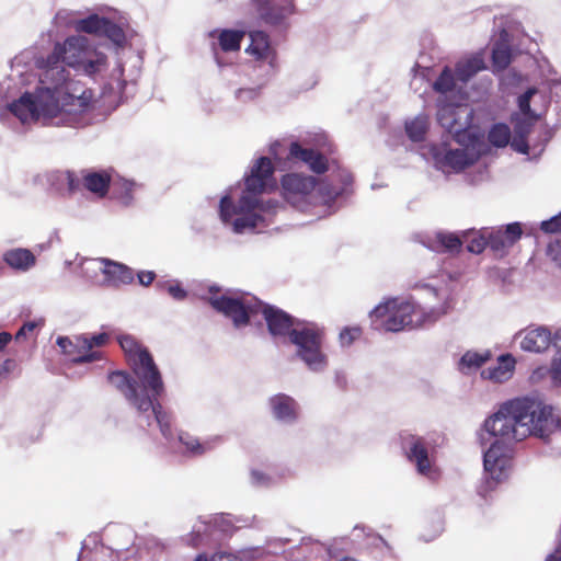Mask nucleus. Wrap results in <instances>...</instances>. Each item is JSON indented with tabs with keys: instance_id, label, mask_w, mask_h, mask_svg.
<instances>
[{
	"instance_id": "26",
	"label": "nucleus",
	"mask_w": 561,
	"mask_h": 561,
	"mask_svg": "<svg viewBox=\"0 0 561 561\" xmlns=\"http://www.w3.org/2000/svg\"><path fill=\"white\" fill-rule=\"evenodd\" d=\"M111 182V175L106 171H89L83 175L84 187L99 197L106 195Z\"/></svg>"
},
{
	"instance_id": "42",
	"label": "nucleus",
	"mask_w": 561,
	"mask_h": 561,
	"mask_svg": "<svg viewBox=\"0 0 561 561\" xmlns=\"http://www.w3.org/2000/svg\"><path fill=\"white\" fill-rule=\"evenodd\" d=\"M100 35L106 36L117 46H122L125 42L123 28L107 19H104Z\"/></svg>"
},
{
	"instance_id": "61",
	"label": "nucleus",
	"mask_w": 561,
	"mask_h": 561,
	"mask_svg": "<svg viewBox=\"0 0 561 561\" xmlns=\"http://www.w3.org/2000/svg\"><path fill=\"white\" fill-rule=\"evenodd\" d=\"M461 134H462V133H461L460 130H458V138H457L458 144H460V142H461V140H460Z\"/></svg>"
},
{
	"instance_id": "41",
	"label": "nucleus",
	"mask_w": 561,
	"mask_h": 561,
	"mask_svg": "<svg viewBox=\"0 0 561 561\" xmlns=\"http://www.w3.org/2000/svg\"><path fill=\"white\" fill-rule=\"evenodd\" d=\"M433 75H430L427 72H419L414 69H411V80H410V88L414 93H417L420 96L425 94L427 92V89L430 87V81L432 79Z\"/></svg>"
},
{
	"instance_id": "50",
	"label": "nucleus",
	"mask_w": 561,
	"mask_h": 561,
	"mask_svg": "<svg viewBox=\"0 0 561 561\" xmlns=\"http://www.w3.org/2000/svg\"><path fill=\"white\" fill-rule=\"evenodd\" d=\"M540 229L546 233L561 232V213L549 220L542 221L540 224Z\"/></svg>"
},
{
	"instance_id": "9",
	"label": "nucleus",
	"mask_w": 561,
	"mask_h": 561,
	"mask_svg": "<svg viewBox=\"0 0 561 561\" xmlns=\"http://www.w3.org/2000/svg\"><path fill=\"white\" fill-rule=\"evenodd\" d=\"M447 312V307L433 309L426 313L411 299L389 298L376 306L369 313L375 329L400 332L436 321Z\"/></svg>"
},
{
	"instance_id": "56",
	"label": "nucleus",
	"mask_w": 561,
	"mask_h": 561,
	"mask_svg": "<svg viewBox=\"0 0 561 561\" xmlns=\"http://www.w3.org/2000/svg\"><path fill=\"white\" fill-rule=\"evenodd\" d=\"M137 277L142 286H149L154 280L156 274L152 271H140Z\"/></svg>"
},
{
	"instance_id": "48",
	"label": "nucleus",
	"mask_w": 561,
	"mask_h": 561,
	"mask_svg": "<svg viewBox=\"0 0 561 561\" xmlns=\"http://www.w3.org/2000/svg\"><path fill=\"white\" fill-rule=\"evenodd\" d=\"M360 329L357 327L344 328L339 335L342 346H350L356 339L360 336Z\"/></svg>"
},
{
	"instance_id": "34",
	"label": "nucleus",
	"mask_w": 561,
	"mask_h": 561,
	"mask_svg": "<svg viewBox=\"0 0 561 561\" xmlns=\"http://www.w3.org/2000/svg\"><path fill=\"white\" fill-rule=\"evenodd\" d=\"M48 181L50 185L58 192L67 191L72 193L78 186L76 176L69 171L51 172L48 175Z\"/></svg>"
},
{
	"instance_id": "30",
	"label": "nucleus",
	"mask_w": 561,
	"mask_h": 561,
	"mask_svg": "<svg viewBox=\"0 0 561 561\" xmlns=\"http://www.w3.org/2000/svg\"><path fill=\"white\" fill-rule=\"evenodd\" d=\"M251 44L247 53L256 59H268L272 56V48L267 35L262 31H253L249 34Z\"/></svg>"
},
{
	"instance_id": "22",
	"label": "nucleus",
	"mask_w": 561,
	"mask_h": 561,
	"mask_svg": "<svg viewBox=\"0 0 561 561\" xmlns=\"http://www.w3.org/2000/svg\"><path fill=\"white\" fill-rule=\"evenodd\" d=\"M79 335L73 339L67 336H59L57 339V345L61 348L62 353L71 357V360L76 364H84L99 360L101 353H88L83 351L78 343Z\"/></svg>"
},
{
	"instance_id": "24",
	"label": "nucleus",
	"mask_w": 561,
	"mask_h": 561,
	"mask_svg": "<svg viewBox=\"0 0 561 561\" xmlns=\"http://www.w3.org/2000/svg\"><path fill=\"white\" fill-rule=\"evenodd\" d=\"M515 364L516 360L511 354H503L497 358V363L494 366L483 369L481 376L494 382H504L512 377Z\"/></svg>"
},
{
	"instance_id": "46",
	"label": "nucleus",
	"mask_w": 561,
	"mask_h": 561,
	"mask_svg": "<svg viewBox=\"0 0 561 561\" xmlns=\"http://www.w3.org/2000/svg\"><path fill=\"white\" fill-rule=\"evenodd\" d=\"M489 359V354H480L477 352H467L460 358L459 365L468 368H479Z\"/></svg>"
},
{
	"instance_id": "43",
	"label": "nucleus",
	"mask_w": 561,
	"mask_h": 561,
	"mask_svg": "<svg viewBox=\"0 0 561 561\" xmlns=\"http://www.w3.org/2000/svg\"><path fill=\"white\" fill-rule=\"evenodd\" d=\"M78 21V12L68 9H60L54 18V24L60 28L72 27L77 30Z\"/></svg>"
},
{
	"instance_id": "27",
	"label": "nucleus",
	"mask_w": 561,
	"mask_h": 561,
	"mask_svg": "<svg viewBox=\"0 0 561 561\" xmlns=\"http://www.w3.org/2000/svg\"><path fill=\"white\" fill-rule=\"evenodd\" d=\"M440 272H442V274H440L442 278L444 277V275H446L447 278H448V283L445 286H438V285H433V284H430V283H426V282H423V280H417V282L411 284L410 288H412V289H427L437 298H443V299H446V300H450L451 294H453V290H454V284H455V280L453 278V273H451V271H449L445 266L442 267Z\"/></svg>"
},
{
	"instance_id": "60",
	"label": "nucleus",
	"mask_w": 561,
	"mask_h": 561,
	"mask_svg": "<svg viewBox=\"0 0 561 561\" xmlns=\"http://www.w3.org/2000/svg\"><path fill=\"white\" fill-rule=\"evenodd\" d=\"M195 561H208L206 554H198L195 559Z\"/></svg>"
},
{
	"instance_id": "54",
	"label": "nucleus",
	"mask_w": 561,
	"mask_h": 561,
	"mask_svg": "<svg viewBox=\"0 0 561 561\" xmlns=\"http://www.w3.org/2000/svg\"><path fill=\"white\" fill-rule=\"evenodd\" d=\"M37 328V322L30 321L23 324V327L16 332L15 339H25L27 334L32 333Z\"/></svg>"
},
{
	"instance_id": "3",
	"label": "nucleus",
	"mask_w": 561,
	"mask_h": 561,
	"mask_svg": "<svg viewBox=\"0 0 561 561\" xmlns=\"http://www.w3.org/2000/svg\"><path fill=\"white\" fill-rule=\"evenodd\" d=\"M526 408L518 398L513 399L503 403L497 412L484 421V430L490 435L499 437L483 455L485 472L492 480L488 481V484H496L503 480L511 467V457L504 445L522 442L529 436V431L523 423L526 415L522 414L526 412Z\"/></svg>"
},
{
	"instance_id": "40",
	"label": "nucleus",
	"mask_w": 561,
	"mask_h": 561,
	"mask_svg": "<svg viewBox=\"0 0 561 561\" xmlns=\"http://www.w3.org/2000/svg\"><path fill=\"white\" fill-rule=\"evenodd\" d=\"M104 19L98 14H91L84 19L79 18L76 31L100 35L102 25H104Z\"/></svg>"
},
{
	"instance_id": "14",
	"label": "nucleus",
	"mask_w": 561,
	"mask_h": 561,
	"mask_svg": "<svg viewBox=\"0 0 561 561\" xmlns=\"http://www.w3.org/2000/svg\"><path fill=\"white\" fill-rule=\"evenodd\" d=\"M108 381L125 397L128 403L135 408L139 414L148 413L150 401L138 398L134 379L128 374L125 371H113L108 375Z\"/></svg>"
},
{
	"instance_id": "45",
	"label": "nucleus",
	"mask_w": 561,
	"mask_h": 561,
	"mask_svg": "<svg viewBox=\"0 0 561 561\" xmlns=\"http://www.w3.org/2000/svg\"><path fill=\"white\" fill-rule=\"evenodd\" d=\"M538 92L537 88L531 87L528 88L523 94H520L517 99V105L519 108V112H517L520 115L530 116V115H538L535 113L530 107V101L531 98Z\"/></svg>"
},
{
	"instance_id": "5",
	"label": "nucleus",
	"mask_w": 561,
	"mask_h": 561,
	"mask_svg": "<svg viewBox=\"0 0 561 561\" xmlns=\"http://www.w3.org/2000/svg\"><path fill=\"white\" fill-rule=\"evenodd\" d=\"M211 307L230 319L234 328L249 324L261 313L273 336H289L297 322L280 309L264 305L256 297L247 293H225L209 297Z\"/></svg>"
},
{
	"instance_id": "18",
	"label": "nucleus",
	"mask_w": 561,
	"mask_h": 561,
	"mask_svg": "<svg viewBox=\"0 0 561 561\" xmlns=\"http://www.w3.org/2000/svg\"><path fill=\"white\" fill-rule=\"evenodd\" d=\"M413 240L437 253L453 254L456 249V234L445 230H437L434 234L415 233Z\"/></svg>"
},
{
	"instance_id": "47",
	"label": "nucleus",
	"mask_w": 561,
	"mask_h": 561,
	"mask_svg": "<svg viewBox=\"0 0 561 561\" xmlns=\"http://www.w3.org/2000/svg\"><path fill=\"white\" fill-rule=\"evenodd\" d=\"M411 69H414L415 71L419 72H427L430 75H433V60L427 54L420 53L417 59L415 60Z\"/></svg>"
},
{
	"instance_id": "10",
	"label": "nucleus",
	"mask_w": 561,
	"mask_h": 561,
	"mask_svg": "<svg viewBox=\"0 0 561 561\" xmlns=\"http://www.w3.org/2000/svg\"><path fill=\"white\" fill-rule=\"evenodd\" d=\"M295 355L312 373H323L329 367V357L323 351L324 330L313 322L297 321L290 332Z\"/></svg>"
},
{
	"instance_id": "21",
	"label": "nucleus",
	"mask_w": 561,
	"mask_h": 561,
	"mask_svg": "<svg viewBox=\"0 0 561 561\" xmlns=\"http://www.w3.org/2000/svg\"><path fill=\"white\" fill-rule=\"evenodd\" d=\"M103 275L104 284L114 287L131 284L135 278L131 267L110 259H106Z\"/></svg>"
},
{
	"instance_id": "11",
	"label": "nucleus",
	"mask_w": 561,
	"mask_h": 561,
	"mask_svg": "<svg viewBox=\"0 0 561 561\" xmlns=\"http://www.w3.org/2000/svg\"><path fill=\"white\" fill-rule=\"evenodd\" d=\"M520 347L526 352L541 353L549 348L551 343L557 350L549 369L550 377L556 385H561V329L552 339L551 332L543 328H528L519 333Z\"/></svg>"
},
{
	"instance_id": "8",
	"label": "nucleus",
	"mask_w": 561,
	"mask_h": 561,
	"mask_svg": "<svg viewBox=\"0 0 561 561\" xmlns=\"http://www.w3.org/2000/svg\"><path fill=\"white\" fill-rule=\"evenodd\" d=\"M130 368L134 374L133 379L138 398L150 401L148 413L140 415L148 421L149 426L152 422H156L162 436L169 442L172 440L171 416L163 411L158 401L164 392V383L152 356L142 355V358L138 357V362L133 363Z\"/></svg>"
},
{
	"instance_id": "13",
	"label": "nucleus",
	"mask_w": 561,
	"mask_h": 561,
	"mask_svg": "<svg viewBox=\"0 0 561 561\" xmlns=\"http://www.w3.org/2000/svg\"><path fill=\"white\" fill-rule=\"evenodd\" d=\"M403 448L407 457L416 467L420 474L435 479L437 473L433 468L425 440L422 437L408 435L403 438Z\"/></svg>"
},
{
	"instance_id": "39",
	"label": "nucleus",
	"mask_w": 561,
	"mask_h": 561,
	"mask_svg": "<svg viewBox=\"0 0 561 561\" xmlns=\"http://www.w3.org/2000/svg\"><path fill=\"white\" fill-rule=\"evenodd\" d=\"M106 257L82 259L80 261L81 275L88 279H93L99 272L104 274Z\"/></svg>"
},
{
	"instance_id": "37",
	"label": "nucleus",
	"mask_w": 561,
	"mask_h": 561,
	"mask_svg": "<svg viewBox=\"0 0 561 561\" xmlns=\"http://www.w3.org/2000/svg\"><path fill=\"white\" fill-rule=\"evenodd\" d=\"M512 61L511 49L505 44H496L492 50V64L495 70L506 69Z\"/></svg>"
},
{
	"instance_id": "52",
	"label": "nucleus",
	"mask_w": 561,
	"mask_h": 561,
	"mask_svg": "<svg viewBox=\"0 0 561 561\" xmlns=\"http://www.w3.org/2000/svg\"><path fill=\"white\" fill-rule=\"evenodd\" d=\"M167 291L176 300H183L186 298L187 293L181 287L179 283L169 284L165 286Z\"/></svg>"
},
{
	"instance_id": "17",
	"label": "nucleus",
	"mask_w": 561,
	"mask_h": 561,
	"mask_svg": "<svg viewBox=\"0 0 561 561\" xmlns=\"http://www.w3.org/2000/svg\"><path fill=\"white\" fill-rule=\"evenodd\" d=\"M268 407L272 416L283 424L291 425L299 416V404L297 401L285 394L278 393L268 399Z\"/></svg>"
},
{
	"instance_id": "28",
	"label": "nucleus",
	"mask_w": 561,
	"mask_h": 561,
	"mask_svg": "<svg viewBox=\"0 0 561 561\" xmlns=\"http://www.w3.org/2000/svg\"><path fill=\"white\" fill-rule=\"evenodd\" d=\"M124 69L122 65H118L112 72L113 82L106 84L103 89L102 98L104 104L108 106H115L125 87L123 79Z\"/></svg>"
},
{
	"instance_id": "4",
	"label": "nucleus",
	"mask_w": 561,
	"mask_h": 561,
	"mask_svg": "<svg viewBox=\"0 0 561 561\" xmlns=\"http://www.w3.org/2000/svg\"><path fill=\"white\" fill-rule=\"evenodd\" d=\"M37 87L38 70L35 68V53L24 50L13 58L10 75L0 81V105H4V111H1L0 115L4 116L9 113L23 125L39 123L45 126H64V124L46 122L33 113L30 116L24 115L23 107L26 106L33 111L28 102H33Z\"/></svg>"
},
{
	"instance_id": "31",
	"label": "nucleus",
	"mask_w": 561,
	"mask_h": 561,
	"mask_svg": "<svg viewBox=\"0 0 561 561\" xmlns=\"http://www.w3.org/2000/svg\"><path fill=\"white\" fill-rule=\"evenodd\" d=\"M430 128L428 115L422 113L405 122L408 137L415 142L423 141Z\"/></svg>"
},
{
	"instance_id": "44",
	"label": "nucleus",
	"mask_w": 561,
	"mask_h": 561,
	"mask_svg": "<svg viewBox=\"0 0 561 561\" xmlns=\"http://www.w3.org/2000/svg\"><path fill=\"white\" fill-rule=\"evenodd\" d=\"M106 341V333H100L92 336L79 335L78 345L83 348V351H88V353H99L98 351H93V347L102 346Z\"/></svg>"
},
{
	"instance_id": "15",
	"label": "nucleus",
	"mask_w": 561,
	"mask_h": 561,
	"mask_svg": "<svg viewBox=\"0 0 561 561\" xmlns=\"http://www.w3.org/2000/svg\"><path fill=\"white\" fill-rule=\"evenodd\" d=\"M486 247L495 254L503 255L505 251L518 241L523 234L520 224H508L504 230H486Z\"/></svg>"
},
{
	"instance_id": "25",
	"label": "nucleus",
	"mask_w": 561,
	"mask_h": 561,
	"mask_svg": "<svg viewBox=\"0 0 561 561\" xmlns=\"http://www.w3.org/2000/svg\"><path fill=\"white\" fill-rule=\"evenodd\" d=\"M260 8L261 16L271 24H277L294 11L291 0H280L279 7L272 5L271 0H254Z\"/></svg>"
},
{
	"instance_id": "58",
	"label": "nucleus",
	"mask_w": 561,
	"mask_h": 561,
	"mask_svg": "<svg viewBox=\"0 0 561 561\" xmlns=\"http://www.w3.org/2000/svg\"><path fill=\"white\" fill-rule=\"evenodd\" d=\"M443 531V523L440 520H438L435 525V531L433 535H425L423 534L422 537L425 541H431L433 540L436 536H438L440 533Z\"/></svg>"
},
{
	"instance_id": "32",
	"label": "nucleus",
	"mask_w": 561,
	"mask_h": 561,
	"mask_svg": "<svg viewBox=\"0 0 561 561\" xmlns=\"http://www.w3.org/2000/svg\"><path fill=\"white\" fill-rule=\"evenodd\" d=\"M466 244V249L470 253L480 254L486 248V234L485 230L482 231H469L458 236V249Z\"/></svg>"
},
{
	"instance_id": "38",
	"label": "nucleus",
	"mask_w": 561,
	"mask_h": 561,
	"mask_svg": "<svg viewBox=\"0 0 561 561\" xmlns=\"http://www.w3.org/2000/svg\"><path fill=\"white\" fill-rule=\"evenodd\" d=\"M114 190L124 205H130L134 199V192L138 187L133 181L119 179L113 183Z\"/></svg>"
},
{
	"instance_id": "59",
	"label": "nucleus",
	"mask_w": 561,
	"mask_h": 561,
	"mask_svg": "<svg viewBox=\"0 0 561 561\" xmlns=\"http://www.w3.org/2000/svg\"><path fill=\"white\" fill-rule=\"evenodd\" d=\"M11 341V334L7 332L0 333V351Z\"/></svg>"
},
{
	"instance_id": "2",
	"label": "nucleus",
	"mask_w": 561,
	"mask_h": 561,
	"mask_svg": "<svg viewBox=\"0 0 561 561\" xmlns=\"http://www.w3.org/2000/svg\"><path fill=\"white\" fill-rule=\"evenodd\" d=\"M274 167L270 158L261 157L245 176L244 188L230 187L220 198L219 216L236 233L253 231L267 225L279 207L277 201H264L261 195L275 185Z\"/></svg>"
},
{
	"instance_id": "36",
	"label": "nucleus",
	"mask_w": 561,
	"mask_h": 561,
	"mask_svg": "<svg viewBox=\"0 0 561 561\" xmlns=\"http://www.w3.org/2000/svg\"><path fill=\"white\" fill-rule=\"evenodd\" d=\"M511 136L512 133L508 125L504 123H496L490 128L488 133V140L496 148H504L508 144L511 145Z\"/></svg>"
},
{
	"instance_id": "53",
	"label": "nucleus",
	"mask_w": 561,
	"mask_h": 561,
	"mask_svg": "<svg viewBox=\"0 0 561 561\" xmlns=\"http://www.w3.org/2000/svg\"><path fill=\"white\" fill-rule=\"evenodd\" d=\"M548 255L557 265L561 266V243H550L548 245Z\"/></svg>"
},
{
	"instance_id": "1",
	"label": "nucleus",
	"mask_w": 561,
	"mask_h": 561,
	"mask_svg": "<svg viewBox=\"0 0 561 561\" xmlns=\"http://www.w3.org/2000/svg\"><path fill=\"white\" fill-rule=\"evenodd\" d=\"M107 67V57L99 50L88 37L72 35L56 43L46 56H35L38 70L37 93L23 107L30 116L64 126L76 127L81 124L82 115L95 103L93 91L77 80L69 68L88 77H94Z\"/></svg>"
},
{
	"instance_id": "62",
	"label": "nucleus",
	"mask_w": 561,
	"mask_h": 561,
	"mask_svg": "<svg viewBox=\"0 0 561 561\" xmlns=\"http://www.w3.org/2000/svg\"><path fill=\"white\" fill-rule=\"evenodd\" d=\"M341 561H356V560H354V559H352V558H344V559H342Z\"/></svg>"
},
{
	"instance_id": "55",
	"label": "nucleus",
	"mask_w": 561,
	"mask_h": 561,
	"mask_svg": "<svg viewBox=\"0 0 561 561\" xmlns=\"http://www.w3.org/2000/svg\"><path fill=\"white\" fill-rule=\"evenodd\" d=\"M257 95L256 89H239L236 92V98L240 101L253 100Z\"/></svg>"
},
{
	"instance_id": "20",
	"label": "nucleus",
	"mask_w": 561,
	"mask_h": 561,
	"mask_svg": "<svg viewBox=\"0 0 561 561\" xmlns=\"http://www.w3.org/2000/svg\"><path fill=\"white\" fill-rule=\"evenodd\" d=\"M288 159L305 162L316 173L328 170L327 160L322 154L312 149L302 148L298 142L290 144Z\"/></svg>"
},
{
	"instance_id": "16",
	"label": "nucleus",
	"mask_w": 561,
	"mask_h": 561,
	"mask_svg": "<svg viewBox=\"0 0 561 561\" xmlns=\"http://www.w3.org/2000/svg\"><path fill=\"white\" fill-rule=\"evenodd\" d=\"M538 119L539 115L525 116L518 113L511 115V123L514 129V136L511 141L512 149L523 154L529 153L528 135Z\"/></svg>"
},
{
	"instance_id": "7",
	"label": "nucleus",
	"mask_w": 561,
	"mask_h": 561,
	"mask_svg": "<svg viewBox=\"0 0 561 561\" xmlns=\"http://www.w3.org/2000/svg\"><path fill=\"white\" fill-rule=\"evenodd\" d=\"M340 180L342 183L340 186L323 181L316 188V179L313 176L289 173L282 179L283 197L299 210L307 211L316 208L318 210L312 214L322 217L333 210L334 202L339 196L346 193L347 186L353 181L352 175L346 171L340 174Z\"/></svg>"
},
{
	"instance_id": "57",
	"label": "nucleus",
	"mask_w": 561,
	"mask_h": 561,
	"mask_svg": "<svg viewBox=\"0 0 561 561\" xmlns=\"http://www.w3.org/2000/svg\"><path fill=\"white\" fill-rule=\"evenodd\" d=\"M209 561H242V559L232 553L217 552L210 558Z\"/></svg>"
},
{
	"instance_id": "29",
	"label": "nucleus",
	"mask_w": 561,
	"mask_h": 561,
	"mask_svg": "<svg viewBox=\"0 0 561 561\" xmlns=\"http://www.w3.org/2000/svg\"><path fill=\"white\" fill-rule=\"evenodd\" d=\"M214 38L218 39L219 47L221 50L237 51L240 49V44L245 35V31L240 30H214L209 33Z\"/></svg>"
},
{
	"instance_id": "19",
	"label": "nucleus",
	"mask_w": 561,
	"mask_h": 561,
	"mask_svg": "<svg viewBox=\"0 0 561 561\" xmlns=\"http://www.w3.org/2000/svg\"><path fill=\"white\" fill-rule=\"evenodd\" d=\"M178 440L184 447V453L191 456H202L219 446L222 443V437L216 435L199 440L188 433L180 432L178 434Z\"/></svg>"
},
{
	"instance_id": "35",
	"label": "nucleus",
	"mask_w": 561,
	"mask_h": 561,
	"mask_svg": "<svg viewBox=\"0 0 561 561\" xmlns=\"http://www.w3.org/2000/svg\"><path fill=\"white\" fill-rule=\"evenodd\" d=\"M118 343L124 351L129 365L138 362V357L142 358V355H150L149 352L137 343V341L130 335H122L118 337Z\"/></svg>"
},
{
	"instance_id": "12",
	"label": "nucleus",
	"mask_w": 561,
	"mask_h": 561,
	"mask_svg": "<svg viewBox=\"0 0 561 561\" xmlns=\"http://www.w3.org/2000/svg\"><path fill=\"white\" fill-rule=\"evenodd\" d=\"M518 400L527 407L525 412L526 417L523 423L525 427L528 428L529 436L535 435L545 438L560 426L561 420L559 416L554 415L551 407L543 405L528 398H518ZM522 414H524V412Z\"/></svg>"
},
{
	"instance_id": "23",
	"label": "nucleus",
	"mask_w": 561,
	"mask_h": 561,
	"mask_svg": "<svg viewBox=\"0 0 561 561\" xmlns=\"http://www.w3.org/2000/svg\"><path fill=\"white\" fill-rule=\"evenodd\" d=\"M3 261L12 270L21 273L28 272L36 265V256L25 248L10 249L3 253Z\"/></svg>"
},
{
	"instance_id": "6",
	"label": "nucleus",
	"mask_w": 561,
	"mask_h": 561,
	"mask_svg": "<svg viewBox=\"0 0 561 561\" xmlns=\"http://www.w3.org/2000/svg\"><path fill=\"white\" fill-rule=\"evenodd\" d=\"M435 94L436 119L444 129L439 146L430 149L431 158L437 170L446 175L456 171V151L451 142L456 141V71L445 67L431 84Z\"/></svg>"
},
{
	"instance_id": "49",
	"label": "nucleus",
	"mask_w": 561,
	"mask_h": 561,
	"mask_svg": "<svg viewBox=\"0 0 561 561\" xmlns=\"http://www.w3.org/2000/svg\"><path fill=\"white\" fill-rule=\"evenodd\" d=\"M250 481L255 486H268L273 483L272 477L257 469L251 470Z\"/></svg>"
},
{
	"instance_id": "51",
	"label": "nucleus",
	"mask_w": 561,
	"mask_h": 561,
	"mask_svg": "<svg viewBox=\"0 0 561 561\" xmlns=\"http://www.w3.org/2000/svg\"><path fill=\"white\" fill-rule=\"evenodd\" d=\"M479 159L478 152H471L469 156H465L460 149H458V171L467 165L473 164Z\"/></svg>"
},
{
	"instance_id": "33",
	"label": "nucleus",
	"mask_w": 561,
	"mask_h": 561,
	"mask_svg": "<svg viewBox=\"0 0 561 561\" xmlns=\"http://www.w3.org/2000/svg\"><path fill=\"white\" fill-rule=\"evenodd\" d=\"M485 69L484 59L480 54L458 61V81H468L477 72Z\"/></svg>"
}]
</instances>
